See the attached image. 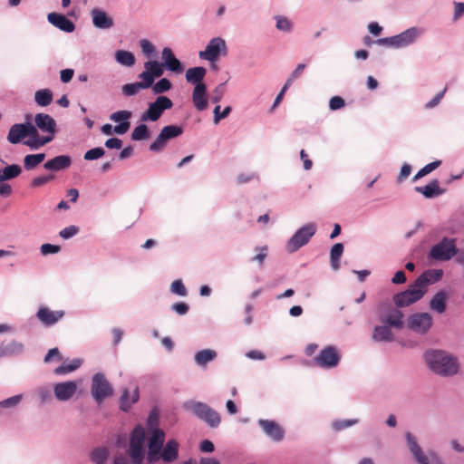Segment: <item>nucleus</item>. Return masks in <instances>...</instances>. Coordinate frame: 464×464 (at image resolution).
I'll return each instance as SVG.
<instances>
[{
	"mask_svg": "<svg viewBox=\"0 0 464 464\" xmlns=\"http://www.w3.org/2000/svg\"><path fill=\"white\" fill-rule=\"evenodd\" d=\"M429 369L442 377H450L458 373L459 363L456 357L441 350H429L424 353Z\"/></svg>",
	"mask_w": 464,
	"mask_h": 464,
	"instance_id": "f257e3e1",
	"label": "nucleus"
},
{
	"mask_svg": "<svg viewBox=\"0 0 464 464\" xmlns=\"http://www.w3.org/2000/svg\"><path fill=\"white\" fill-rule=\"evenodd\" d=\"M36 135L34 140H26L24 144L33 150H37L45 144L51 142L56 133V121L46 113H37L34 116V124Z\"/></svg>",
	"mask_w": 464,
	"mask_h": 464,
	"instance_id": "f03ea898",
	"label": "nucleus"
},
{
	"mask_svg": "<svg viewBox=\"0 0 464 464\" xmlns=\"http://www.w3.org/2000/svg\"><path fill=\"white\" fill-rule=\"evenodd\" d=\"M207 70L202 66L189 68L186 71V81L194 85L192 92V102L198 111H202L208 107L207 85L203 82Z\"/></svg>",
	"mask_w": 464,
	"mask_h": 464,
	"instance_id": "7ed1b4c3",
	"label": "nucleus"
},
{
	"mask_svg": "<svg viewBox=\"0 0 464 464\" xmlns=\"http://www.w3.org/2000/svg\"><path fill=\"white\" fill-rule=\"evenodd\" d=\"M459 249L456 244V238L444 237L438 243L433 245L428 254L431 260L445 262L458 256Z\"/></svg>",
	"mask_w": 464,
	"mask_h": 464,
	"instance_id": "20e7f679",
	"label": "nucleus"
},
{
	"mask_svg": "<svg viewBox=\"0 0 464 464\" xmlns=\"http://www.w3.org/2000/svg\"><path fill=\"white\" fill-rule=\"evenodd\" d=\"M184 407L211 428H217L221 422L218 412L205 402L188 401L185 402Z\"/></svg>",
	"mask_w": 464,
	"mask_h": 464,
	"instance_id": "39448f33",
	"label": "nucleus"
},
{
	"mask_svg": "<svg viewBox=\"0 0 464 464\" xmlns=\"http://www.w3.org/2000/svg\"><path fill=\"white\" fill-rule=\"evenodd\" d=\"M316 232L314 223H307L299 227L295 234L288 239L286 250L289 253L296 252L299 248L306 245Z\"/></svg>",
	"mask_w": 464,
	"mask_h": 464,
	"instance_id": "423d86ee",
	"label": "nucleus"
},
{
	"mask_svg": "<svg viewBox=\"0 0 464 464\" xmlns=\"http://www.w3.org/2000/svg\"><path fill=\"white\" fill-rule=\"evenodd\" d=\"M173 106L172 101L164 95H160L153 102L149 104L148 109L141 113L140 121H157L163 112L171 109Z\"/></svg>",
	"mask_w": 464,
	"mask_h": 464,
	"instance_id": "0eeeda50",
	"label": "nucleus"
},
{
	"mask_svg": "<svg viewBox=\"0 0 464 464\" xmlns=\"http://www.w3.org/2000/svg\"><path fill=\"white\" fill-rule=\"evenodd\" d=\"M227 54V45L222 37H214L208 43L204 51H200L198 56L200 59L210 63L216 62L220 56Z\"/></svg>",
	"mask_w": 464,
	"mask_h": 464,
	"instance_id": "6e6552de",
	"label": "nucleus"
},
{
	"mask_svg": "<svg viewBox=\"0 0 464 464\" xmlns=\"http://www.w3.org/2000/svg\"><path fill=\"white\" fill-rule=\"evenodd\" d=\"M145 430L138 424L130 433L128 455L130 459L144 458Z\"/></svg>",
	"mask_w": 464,
	"mask_h": 464,
	"instance_id": "1a4fd4ad",
	"label": "nucleus"
},
{
	"mask_svg": "<svg viewBox=\"0 0 464 464\" xmlns=\"http://www.w3.org/2000/svg\"><path fill=\"white\" fill-rule=\"evenodd\" d=\"M183 133V128L179 125H167L162 128L156 139L150 143V150L153 152L161 151L167 142Z\"/></svg>",
	"mask_w": 464,
	"mask_h": 464,
	"instance_id": "9d476101",
	"label": "nucleus"
},
{
	"mask_svg": "<svg viewBox=\"0 0 464 464\" xmlns=\"http://www.w3.org/2000/svg\"><path fill=\"white\" fill-rule=\"evenodd\" d=\"M36 135V128L30 121L15 123L11 126L7 134V140L11 144H18L23 139L34 140Z\"/></svg>",
	"mask_w": 464,
	"mask_h": 464,
	"instance_id": "9b49d317",
	"label": "nucleus"
},
{
	"mask_svg": "<svg viewBox=\"0 0 464 464\" xmlns=\"http://www.w3.org/2000/svg\"><path fill=\"white\" fill-rule=\"evenodd\" d=\"M91 393L98 403H101L106 397L112 395V387L103 373L97 372L92 376Z\"/></svg>",
	"mask_w": 464,
	"mask_h": 464,
	"instance_id": "f8f14e48",
	"label": "nucleus"
},
{
	"mask_svg": "<svg viewBox=\"0 0 464 464\" xmlns=\"http://www.w3.org/2000/svg\"><path fill=\"white\" fill-rule=\"evenodd\" d=\"M165 432L160 428L151 430L148 442L147 460L155 463L160 460V453L164 446Z\"/></svg>",
	"mask_w": 464,
	"mask_h": 464,
	"instance_id": "ddd939ff",
	"label": "nucleus"
},
{
	"mask_svg": "<svg viewBox=\"0 0 464 464\" xmlns=\"http://www.w3.org/2000/svg\"><path fill=\"white\" fill-rule=\"evenodd\" d=\"M341 360V355L337 348L334 345H328L323 348L314 358V362L321 368L332 369L336 367Z\"/></svg>",
	"mask_w": 464,
	"mask_h": 464,
	"instance_id": "4468645a",
	"label": "nucleus"
},
{
	"mask_svg": "<svg viewBox=\"0 0 464 464\" xmlns=\"http://www.w3.org/2000/svg\"><path fill=\"white\" fill-rule=\"evenodd\" d=\"M424 294L425 290L415 286L414 283L405 291L396 294L393 296V302L398 307H405L421 299Z\"/></svg>",
	"mask_w": 464,
	"mask_h": 464,
	"instance_id": "2eb2a0df",
	"label": "nucleus"
},
{
	"mask_svg": "<svg viewBox=\"0 0 464 464\" xmlns=\"http://www.w3.org/2000/svg\"><path fill=\"white\" fill-rule=\"evenodd\" d=\"M424 29L417 26H412L407 30L393 35L394 36V48L401 49L413 44L422 34Z\"/></svg>",
	"mask_w": 464,
	"mask_h": 464,
	"instance_id": "dca6fc26",
	"label": "nucleus"
},
{
	"mask_svg": "<svg viewBox=\"0 0 464 464\" xmlns=\"http://www.w3.org/2000/svg\"><path fill=\"white\" fill-rule=\"evenodd\" d=\"M432 325V317L428 313L414 314L408 320V326L412 331L424 334Z\"/></svg>",
	"mask_w": 464,
	"mask_h": 464,
	"instance_id": "f3484780",
	"label": "nucleus"
},
{
	"mask_svg": "<svg viewBox=\"0 0 464 464\" xmlns=\"http://www.w3.org/2000/svg\"><path fill=\"white\" fill-rule=\"evenodd\" d=\"M77 389L76 381L61 382L53 385V394L57 401H68L75 395Z\"/></svg>",
	"mask_w": 464,
	"mask_h": 464,
	"instance_id": "a211bd4d",
	"label": "nucleus"
},
{
	"mask_svg": "<svg viewBox=\"0 0 464 464\" xmlns=\"http://www.w3.org/2000/svg\"><path fill=\"white\" fill-rule=\"evenodd\" d=\"M257 423L264 433L273 441L279 442L284 439L285 431L275 420L260 419Z\"/></svg>",
	"mask_w": 464,
	"mask_h": 464,
	"instance_id": "6ab92c4d",
	"label": "nucleus"
},
{
	"mask_svg": "<svg viewBox=\"0 0 464 464\" xmlns=\"http://www.w3.org/2000/svg\"><path fill=\"white\" fill-rule=\"evenodd\" d=\"M64 316V312L63 310L53 311L48 307H40L36 313L37 319L44 325V326H52L58 323Z\"/></svg>",
	"mask_w": 464,
	"mask_h": 464,
	"instance_id": "aec40b11",
	"label": "nucleus"
},
{
	"mask_svg": "<svg viewBox=\"0 0 464 464\" xmlns=\"http://www.w3.org/2000/svg\"><path fill=\"white\" fill-rule=\"evenodd\" d=\"M92 22L94 27L108 30L113 27L114 22L104 10L94 8L91 11Z\"/></svg>",
	"mask_w": 464,
	"mask_h": 464,
	"instance_id": "412c9836",
	"label": "nucleus"
},
{
	"mask_svg": "<svg viewBox=\"0 0 464 464\" xmlns=\"http://www.w3.org/2000/svg\"><path fill=\"white\" fill-rule=\"evenodd\" d=\"M48 22L54 27L65 33H72L75 30V24L65 15L58 13H49L47 14Z\"/></svg>",
	"mask_w": 464,
	"mask_h": 464,
	"instance_id": "4be33fe9",
	"label": "nucleus"
},
{
	"mask_svg": "<svg viewBox=\"0 0 464 464\" xmlns=\"http://www.w3.org/2000/svg\"><path fill=\"white\" fill-rule=\"evenodd\" d=\"M161 57L164 61L162 63L164 68L176 73H180L183 72L184 68L181 62L174 55L172 50L169 47L163 48L161 52Z\"/></svg>",
	"mask_w": 464,
	"mask_h": 464,
	"instance_id": "5701e85b",
	"label": "nucleus"
},
{
	"mask_svg": "<svg viewBox=\"0 0 464 464\" xmlns=\"http://www.w3.org/2000/svg\"><path fill=\"white\" fill-rule=\"evenodd\" d=\"M407 446L413 458L419 464H430L429 458L423 453L416 438L409 431L405 433Z\"/></svg>",
	"mask_w": 464,
	"mask_h": 464,
	"instance_id": "b1692460",
	"label": "nucleus"
},
{
	"mask_svg": "<svg viewBox=\"0 0 464 464\" xmlns=\"http://www.w3.org/2000/svg\"><path fill=\"white\" fill-rule=\"evenodd\" d=\"M443 276L442 269H428L424 271L416 280L415 286L420 287L426 291L428 285L434 284L441 279Z\"/></svg>",
	"mask_w": 464,
	"mask_h": 464,
	"instance_id": "393cba45",
	"label": "nucleus"
},
{
	"mask_svg": "<svg viewBox=\"0 0 464 464\" xmlns=\"http://www.w3.org/2000/svg\"><path fill=\"white\" fill-rule=\"evenodd\" d=\"M71 165L72 158L69 155H59L44 162V169L57 172L69 169Z\"/></svg>",
	"mask_w": 464,
	"mask_h": 464,
	"instance_id": "a878e982",
	"label": "nucleus"
},
{
	"mask_svg": "<svg viewBox=\"0 0 464 464\" xmlns=\"http://www.w3.org/2000/svg\"><path fill=\"white\" fill-rule=\"evenodd\" d=\"M179 442L176 440H169L160 453V459L165 462H173L179 457Z\"/></svg>",
	"mask_w": 464,
	"mask_h": 464,
	"instance_id": "bb28decb",
	"label": "nucleus"
},
{
	"mask_svg": "<svg viewBox=\"0 0 464 464\" xmlns=\"http://www.w3.org/2000/svg\"><path fill=\"white\" fill-rule=\"evenodd\" d=\"M415 190L426 198H434L445 193V189L440 187L438 179H433L423 187H415Z\"/></svg>",
	"mask_w": 464,
	"mask_h": 464,
	"instance_id": "cd10ccee",
	"label": "nucleus"
},
{
	"mask_svg": "<svg viewBox=\"0 0 464 464\" xmlns=\"http://www.w3.org/2000/svg\"><path fill=\"white\" fill-rule=\"evenodd\" d=\"M447 299L448 294L445 291H438L430 301V308L438 314H443L446 311Z\"/></svg>",
	"mask_w": 464,
	"mask_h": 464,
	"instance_id": "c85d7f7f",
	"label": "nucleus"
},
{
	"mask_svg": "<svg viewBox=\"0 0 464 464\" xmlns=\"http://www.w3.org/2000/svg\"><path fill=\"white\" fill-rule=\"evenodd\" d=\"M381 321L390 327L401 329L403 327V314L398 309H392L386 316L382 317Z\"/></svg>",
	"mask_w": 464,
	"mask_h": 464,
	"instance_id": "c756f323",
	"label": "nucleus"
},
{
	"mask_svg": "<svg viewBox=\"0 0 464 464\" xmlns=\"http://www.w3.org/2000/svg\"><path fill=\"white\" fill-rule=\"evenodd\" d=\"M217 352L212 349H204L197 352L194 355L195 363L204 368L210 362L214 361L217 358Z\"/></svg>",
	"mask_w": 464,
	"mask_h": 464,
	"instance_id": "7c9ffc66",
	"label": "nucleus"
},
{
	"mask_svg": "<svg viewBox=\"0 0 464 464\" xmlns=\"http://www.w3.org/2000/svg\"><path fill=\"white\" fill-rule=\"evenodd\" d=\"M139 389L136 387L131 394V400L129 399V391L124 389L120 397V409L128 412L131 408L132 404L136 403L139 401Z\"/></svg>",
	"mask_w": 464,
	"mask_h": 464,
	"instance_id": "2f4dec72",
	"label": "nucleus"
},
{
	"mask_svg": "<svg viewBox=\"0 0 464 464\" xmlns=\"http://www.w3.org/2000/svg\"><path fill=\"white\" fill-rule=\"evenodd\" d=\"M0 347L3 357L17 356L24 350V345L14 340L6 344H1Z\"/></svg>",
	"mask_w": 464,
	"mask_h": 464,
	"instance_id": "473e14b6",
	"label": "nucleus"
},
{
	"mask_svg": "<svg viewBox=\"0 0 464 464\" xmlns=\"http://www.w3.org/2000/svg\"><path fill=\"white\" fill-rule=\"evenodd\" d=\"M372 339L376 342H391L393 340V334L391 327L385 325H377L372 332Z\"/></svg>",
	"mask_w": 464,
	"mask_h": 464,
	"instance_id": "72a5a7b5",
	"label": "nucleus"
},
{
	"mask_svg": "<svg viewBox=\"0 0 464 464\" xmlns=\"http://www.w3.org/2000/svg\"><path fill=\"white\" fill-rule=\"evenodd\" d=\"M22 168L18 164L6 165L0 169V181H7L20 176Z\"/></svg>",
	"mask_w": 464,
	"mask_h": 464,
	"instance_id": "f704fd0d",
	"label": "nucleus"
},
{
	"mask_svg": "<svg viewBox=\"0 0 464 464\" xmlns=\"http://www.w3.org/2000/svg\"><path fill=\"white\" fill-rule=\"evenodd\" d=\"M115 61L121 65L131 67L135 64V56L131 52L118 50L114 54Z\"/></svg>",
	"mask_w": 464,
	"mask_h": 464,
	"instance_id": "c9c22d12",
	"label": "nucleus"
},
{
	"mask_svg": "<svg viewBox=\"0 0 464 464\" xmlns=\"http://www.w3.org/2000/svg\"><path fill=\"white\" fill-rule=\"evenodd\" d=\"M82 363V359L74 358L69 363L63 362L62 365L55 368L53 372L56 375H65L77 370Z\"/></svg>",
	"mask_w": 464,
	"mask_h": 464,
	"instance_id": "e433bc0d",
	"label": "nucleus"
},
{
	"mask_svg": "<svg viewBox=\"0 0 464 464\" xmlns=\"http://www.w3.org/2000/svg\"><path fill=\"white\" fill-rule=\"evenodd\" d=\"M343 253V245L342 243L334 244L330 251L331 267L336 271L340 267V258Z\"/></svg>",
	"mask_w": 464,
	"mask_h": 464,
	"instance_id": "4c0bfd02",
	"label": "nucleus"
},
{
	"mask_svg": "<svg viewBox=\"0 0 464 464\" xmlns=\"http://www.w3.org/2000/svg\"><path fill=\"white\" fill-rule=\"evenodd\" d=\"M34 101L37 105L46 107L53 102V92L50 89H41L35 92Z\"/></svg>",
	"mask_w": 464,
	"mask_h": 464,
	"instance_id": "58836bf2",
	"label": "nucleus"
},
{
	"mask_svg": "<svg viewBox=\"0 0 464 464\" xmlns=\"http://www.w3.org/2000/svg\"><path fill=\"white\" fill-rule=\"evenodd\" d=\"M110 455L107 447H99L94 449L90 455V459L93 464H105Z\"/></svg>",
	"mask_w": 464,
	"mask_h": 464,
	"instance_id": "ea45409f",
	"label": "nucleus"
},
{
	"mask_svg": "<svg viewBox=\"0 0 464 464\" xmlns=\"http://www.w3.org/2000/svg\"><path fill=\"white\" fill-rule=\"evenodd\" d=\"M44 159V153L28 154L24 158V168L26 170H32L42 163Z\"/></svg>",
	"mask_w": 464,
	"mask_h": 464,
	"instance_id": "a19ab883",
	"label": "nucleus"
},
{
	"mask_svg": "<svg viewBox=\"0 0 464 464\" xmlns=\"http://www.w3.org/2000/svg\"><path fill=\"white\" fill-rule=\"evenodd\" d=\"M131 140L135 141L147 140L150 137V130L146 124L140 123L131 132Z\"/></svg>",
	"mask_w": 464,
	"mask_h": 464,
	"instance_id": "79ce46f5",
	"label": "nucleus"
},
{
	"mask_svg": "<svg viewBox=\"0 0 464 464\" xmlns=\"http://www.w3.org/2000/svg\"><path fill=\"white\" fill-rule=\"evenodd\" d=\"M144 68L149 71L153 78L160 77L163 74L164 66L158 61H148L144 63Z\"/></svg>",
	"mask_w": 464,
	"mask_h": 464,
	"instance_id": "37998d69",
	"label": "nucleus"
},
{
	"mask_svg": "<svg viewBox=\"0 0 464 464\" xmlns=\"http://www.w3.org/2000/svg\"><path fill=\"white\" fill-rule=\"evenodd\" d=\"M171 82L167 78L160 79L155 84L152 85V92L154 94H161L170 90Z\"/></svg>",
	"mask_w": 464,
	"mask_h": 464,
	"instance_id": "c03bdc74",
	"label": "nucleus"
},
{
	"mask_svg": "<svg viewBox=\"0 0 464 464\" xmlns=\"http://www.w3.org/2000/svg\"><path fill=\"white\" fill-rule=\"evenodd\" d=\"M441 164L440 160H435L432 161L427 165H425L423 168H421L414 176L413 181L418 180L419 179L428 175L431 171L435 170L438 167H440Z\"/></svg>",
	"mask_w": 464,
	"mask_h": 464,
	"instance_id": "a18cd8bd",
	"label": "nucleus"
},
{
	"mask_svg": "<svg viewBox=\"0 0 464 464\" xmlns=\"http://www.w3.org/2000/svg\"><path fill=\"white\" fill-rule=\"evenodd\" d=\"M220 109L221 106L218 104L213 110V121L215 124H218L221 120L226 119L232 111L231 106L225 107L222 111H220Z\"/></svg>",
	"mask_w": 464,
	"mask_h": 464,
	"instance_id": "49530a36",
	"label": "nucleus"
},
{
	"mask_svg": "<svg viewBox=\"0 0 464 464\" xmlns=\"http://www.w3.org/2000/svg\"><path fill=\"white\" fill-rule=\"evenodd\" d=\"M275 19L276 21V26L277 30L285 33H289L292 31L293 24L288 18L282 15H276Z\"/></svg>",
	"mask_w": 464,
	"mask_h": 464,
	"instance_id": "de8ad7c7",
	"label": "nucleus"
},
{
	"mask_svg": "<svg viewBox=\"0 0 464 464\" xmlns=\"http://www.w3.org/2000/svg\"><path fill=\"white\" fill-rule=\"evenodd\" d=\"M359 422L358 419L337 420L333 421L332 427L334 430L340 431Z\"/></svg>",
	"mask_w": 464,
	"mask_h": 464,
	"instance_id": "09e8293b",
	"label": "nucleus"
},
{
	"mask_svg": "<svg viewBox=\"0 0 464 464\" xmlns=\"http://www.w3.org/2000/svg\"><path fill=\"white\" fill-rule=\"evenodd\" d=\"M170 292L179 296H187L188 290L181 279L174 280L170 285Z\"/></svg>",
	"mask_w": 464,
	"mask_h": 464,
	"instance_id": "8fccbe9b",
	"label": "nucleus"
},
{
	"mask_svg": "<svg viewBox=\"0 0 464 464\" xmlns=\"http://www.w3.org/2000/svg\"><path fill=\"white\" fill-rule=\"evenodd\" d=\"M140 46L141 48V51H142L143 54L147 58H151V57H153L155 55L156 48L149 40L141 39L140 41Z\"/></svg>",
	"mask_w": 464,
	"mask_h": 464,
	"instance_id": "3c124183",
	"label": "nucleus"
},
{
	"mask_svg": "<svg viewBox=\"0 0 464 464\" xmlns=\"http://www.w3.org/2000/svg\"><path fill=\"white\" fill-rule=\"evenodd\" d=\"M35 392L41 404L48 402L52 398L51 390L48 386L38 387Z\"/></svg>",
	"mask_w": 464,
	"mask_h": 464,
	"instance_id": "603ef678",
	"label": "nucleus"
},
{
	"mask_svg": "<svg viewBox=\"0 0 464 464\" xmlns=\"http://www.w3.org/2000/svg\"><path fill=\"white\" fill-rule=\"evenodd\" d=\"M105 154V150L102 147H96L87 150L83 159L88 161L95 160L102 158Z\"/></svg>",
	"mask_w": 464,
	"mask_h": 464,
	"instance_id": "864d4df0",
	"label": "nucleus"
},
{
	"mask_svg": "<svg viewBox=\"0 0 464 464\" xmlns=\"http://www.w3.org/2000/svg\"><path fill=\"white\" fill-rule=\"evenodd\" d=\"M139 78L141 80L140 82H138L140 85L142 87V89H148L150 87H152L155 79L151 75V73L149 72L145 69L141 73L139 74Z\"/></svg>",
	"mask_w": 464,
	"mask_h": 464,
	"instance_id": "5fc2aeb1",
	"label": "nucleus"
},
{
	"mask_svg": "<svg viewBox=\"0 0 464 464\" xmlns=\"http://www.w3.org/2000/svg\"><path fill=\"white\" fill-rule=\"evenodd\" d=\"M140 90H143L138 82L132 83H126L122 86L121 91L125 96H134Z\"/></svg>",
	"mask_w": 464,
	"mask_h": 464,
	"instance_id": "6e6d98bb",
	"label": "nucleus"
},
{
	"mask_svg": "<svg viewBox=\"0 0 464 464\" xmlns=\"http://www.w3.org/2000/svg\"><path fill=\"white\" fill-rule=\"evenodd\" d=\"M225 92H226V82L219 83L218 85H217L214 88V90L212 92V95L210 97L211 102L213 103L218 104L222 100Z\"/></svg>",
	"mask_w": 464,
	"mask_h": 464,
	"instance_id": "4d7b16f0",
	"label": "nucleus"
},
{
	"mask_svg": "<svg viewBox=\"0 0 464 464\" xmlns=\"http://www.w3.org/2000/svg\"><path fill=\"white\" fill-rule=\"evenodd\" d=\"M131 115L132 113L130 111H118L110 115V120L119 123L123 121H129V119L131 117Z\"/></svg>",
	"mask_w": 464,
	"mask_h": 464,
	"instance_id": "13d9d810",
	"label": "nucleus"
},
{
	"mask_svg": "<svg viewBox=\"0 0 464 464\" xmlns=\"http://www.w3.org/2000/svg\"><path fill=\"white\" fill-rule=\"evenodd\" d=\"M79 231H80V229L77 226L71 225V226H68V227L63 228L59 232V236L63 239H70V238L73 237L74 236H76L79 233Z\"/></svg>",
	"mask_w": 464,
	"mask_h": 464,
	"instance_id": "bf43d9fd",
	"label": "nucleus"
},
{
	"mask_svg": "<svg viewBox=\"0 0 464 464\" xmlns=\"http://www.w3.org/2000/svg\"><path fill=\"white\" fill-rule=\"evenodd\" d=\"M53 179H54V176L53 174L42 175V176L35 177L31 181V187H33V188L42 187V186L45 185L46 183L50 182L51 180H53Z\"/></svg>",
	"mask_w": 464,
	"mask_h": 464,
	"instance_id": "052dcab7",
	"label": "nucleus"
},
{
	"mask_svg": "<svg viewBox=\"0 0 464 464\" xmlns=\"http://www.w3.org/2000/svg\"><path fill=\"white\" fill-rule=\"evenodd\" d=\"M23 399L22 394H17L12 397H9L5 400L0 401V407L2 408H11L16 406Z\"/></svg>",
	"mask_w": 464,
	"mask_h": 464,
	"instance_id": "680f3d73",
	"label": "nucleus"
},
{
	"mask_svg": "<svg viewBox=\"0 0 464 464\" xmlns=\"http://www.w3.org/2000/svg\"><path fill=\"white\" fill-rule=\"evenodd\" d=\"M255 249L259 252L255 256H253L250 261L257 262L260 266H262L267 256V246H256Z\"/></svg>",
	"mask_w": 464,
	"mask_h": 464,
	"instance_id": "e2e57ef3",
	"label": "nucleus"
},
{
	"mask_svg": "<svg viewBox=\"0 0 464 464\" xmlns=\"http://www.w3.org/2000/svg\"><path fill=\"white\" fill-rule=\"evenodd\" d=\"M159 424V412L157 410H152L147 419V425L150 431L156 428H158Z\"/></svg>",
	"mask_w": 464,
	"mask_h": 464,
	"instance_id": "0e129e2a",
	"label": "nucleus"
},
{
	"mask_svg": "<svg viewBox=\"0 0 464 464\" xmlns=\"http://www.w3.org/2000/svg\"><path fill=\"white\" fill-rule=\"evenodd\" d=\"M61 246L57 245H53L49 243L43 244L40 247L41 254L44 256H47L50 254H56L60 252Z\"/></svg>",
	"mask_w": 464,
	"mask_h": 464,
	"instance_id": "69168bd1",
	"label": "nucleus"
},
{
	"mask_svg": "<svg viewBox=\"0 0 464 464\" xmlns=\"http://www.w3.org/2000/svg\"><path fill=\"white\" fill-rule=\"evenodd\" d=\"M258 175L255 172L239 173L237 177V184H245L253 179H258Z\"/></svg>",
	"mask_w": 464,
	"mask_h": 464,
	"instance_id": "338daca9",
	"label": "nucleus"
},
{
	"mask_svg": "<svg viewBox=\"0 0 464 464\" xmlns=\"http://www.w3.org/2000/svg\"><path fill=\"white\" fill-rule=\"evenodd\" d=\"M345 102L340 96H333L329 101V108L332 111H337L344 107Z\"/></svg>",
	"mask_w": 464,
	"mask_h": 464,
	"instance_id": "774afa93",
	"label": "nucleus"
}]
</instances>
